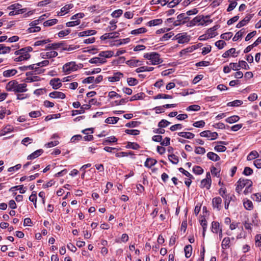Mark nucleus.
I'll use <instances>...</instances> for the list:
<instances>
[{"mask_svg": "<svg viewBox=\"0 0 261 261\" xmlns=\"http://www.w3.org/2000/svg\"><path fill=\"white\" fill-rule=\"evenodd\" d=\"M144 58L150 60L153 65H156L163 62V60L160 58V55L155 52L146 53L144 55Z\"/></svg>", "mask_w": 261, "mask_h": 261, "instance_id": "obj_1", "label": "nucleus"}, {"mask_svg": "<svg viewBox=\"0 0 261 261\" xmlns=\"http://www.w3.org/2000/svg\"><path fill=\"white\" fill-rule=\"evenodd\" d=\"M237 185L236 188V191L239 194L244 187L246 186L252 187V181L251 180L247 179H240L237 182Z\"/></svg>", "mask_w": 261, "mask_h": 261, "instance_id": "obj_2", "label": "nucleus"}, {"mask_svg": "<svg viewBox=\"0 0 261 261\" xmlns=\"http://www.w3.org/2000/svg\"><path fill=\"white\" fill-rule=\"evenodd\" d=\"M15 54L16 55H19V57L16 58L14 59V61L16 62H20L22 61L27 60L30 58L31 56L29 54H27L25 53V50L23 48H21L18 50H17L15 52Z\"/></svg>", "mask_w": 261, "mask_h": 261, "instance_id": "obj_3", "label": "nucleus"}, {"mask_svg": "<svg viewBox=\"0 0 261 261\" xmlns=\"http://www.w3.org/2000/svg\"><path fill=\"white\" fill-rule=\"evenodd\" d=\"M190 20V17L187 15L186 13H181L177 16V20L173 22L174 26H178L185 24Z\"/></svg>", "mask_w": 261, "mask_h": 261, "instance_id": "obj_4", "label": "nucleus"}, {"mask_svg": "<svg viewBox=\"0 0 261 261\" xmlns=\"http://www.w3.org/2000/svg\"><path fill=\"white\" fill-rule=\"evenodd\" d=\"M77 69V66L74 62H70L65 64L63 67V70L64 72L69 74L71 71Z\"/></svg>", "mask_w": 261, "mask_h": 261, "instance_id": "obj_5", "label": "nucleus"}, {"mask_svg": "<svg viewBox=\"0 0 261 261\" xmlns=\"http://www.w3.org/2000/svg\"><path fill=\"white\" fill-rule=\"evenodd\" d=\"M211 177L210 172H207L206 174V178L202 179L201 181V188H206V189H210L211 186Z\"/></svg>", "mask_w": 261, "mask_h": 261, "instance_id": "obj_6", "label": "nucleus"}, {"mask_svg": "<svg viewBox=\"0 0 261 261\" xmlns=\"http://www.w3.org/2000/svg\"><path fill=\"white\" fill-rule=\"evenodd\" d=\"M200 135L202 137L211 138V140L216 139L218 136L217 133L211 132L210 130L203 131L200 133Z\"/></svg>", "mask_w": 261, "mask_h": 261, "instance_id": "obj_7", "label": "nucleus"}, {"mask_svg": "<svg viewBox=\"0 0 261 261\" xmlns=\"http://www.w3.org/2000/svg\"><path fill=\"white\" fill-rule=\"evenodd\" d=\"M176 39L178 40L179 43H184L189 42V38L186 33H179L176 35Z\"/></svg>", "mask_w": 261, "mask_h": 261, "instance_id": "obj_8", "label": "nucleus"}, {"mask_svg": "<svg viewBox=\"0 0 261 261\" xmlns=\"http://www.w3.org/2000/svg\"><path fill=\"white\" fill-rule=\"evenodd\" d=\"M119 33L117 32L108 33L103 34L100 38L101 40H106L108 39H114L118 38L119 37Z\"/></svg>", "mask_w": 261, "mask_h": 261, "instance_id": "obj_9", "label": "nucleus"}, {"mask_svg": "<svg viewBox=\"0 0 261 261\" xmlns=\"http://www.w3.org/2000/svg\"><path fill=\"white\" fill-rule=\"evenodd\" d=\"M222 199L220 197L214 198L212 200V204L214 208L220 211L221 208Z\"/></svg>", "mask_w": 261, "mask_h": 261, "instance_id": "obj_10", "label": "nucleus"}, {"mask_svg": "<svg viewBox=\"0 0 261 261\" xmlns=\"http://www.w3.org/2000/svg\"><path fill=\"white\" fill-rule=\"evenodd\" d=\"M64 42H60L57 43H54L52 44H48L45 47L46 50L49 49H57L59 48L62 47L63 45H64Z\"/></svg>", "mask_w": 261, "mask_h": 261, "instance_id": "obj_11", "label": "nucleus"}, {"mask_svg": "<svg viewBox=\"0 0 261 261\" xmlns=\"http://www.w3.org/2000/svg\"><path fill=\"white\" fill-rule=\"evenodd\" d=\"M123 74L122 73L120 72H115L113 75L112 76L108 77V81L110 82H118L120 79L122 77Z\"/></svg>", "mask_w": 261, "mask_h": 261, "instance_id": "obj_12", "label": "nucleus"}, {"mask_svg": "<svg viewBox=\"0 0 261 261\" xmlns=\"http://www.w3.org/2000/svg\"><path fill=\"white\" fill-rule=\"evenodd\" d=\"M253 16V14H248L246 17L241 21H240L236 25L237 28H240L249 22L250 20Z\"/></svg>", "mask_w": 261, "mask_h": 261, "instance_id": "obj_13", "label": "nucleus"}, {"mask_svg": "<svg viewBox=\"0 0 261 261\" xmlns=\"http://www.w3.org/2000/svg\"><path fill=\"white\" fill-rule=\"evenodd\" d=\"M58 54L56 51H50L46 53H41V57L43 59H50L58 56Z\"/></svg>", "mask_w": 261, "mask_h": 261, "instance_id": "obj_14", "label": "nucleus"}, {"mask_svg": "<svg viewBox=\"0 0 261 261\" xmlns=\"http://www.w3.org/2000/svg\"><path fill=\"white\" fill-rule=\"evenodd\" d=\"M60 80L58 78L53 79L50 81L49 84L54 89H58L62 86Z\"/></svg>", "mask_w": 261, "mask_h": 261, "instance_id": "obj_15", "label": "nucleus"}, {"mask_svg": "<svg viewBox=\"0 0 261 261\" xmlns=\"http://www.w3.org/2000/svg\"><path fill=\"white\" fill-rule=\"evenodd\" d=\"M91 108V105H84L81 107L80 110H73L72 111V116H74L77 114H83L85 112V110H88Z\"/></svg>", "mask_w": 261, "mask_h": 261, "instance_id": "obj_16", "label": "nucleus"}, {"mask_svg": "<svg viewBox=\"0 0 261 261\" xmlns=\"http://www.w3.org/2000/svg\"><path fill=\"white\" fill-rule=\"evenodd\" d=\"M257 220H252L251 222H249L248 220L245 221L243 223V225L245 228L247 230H248L250 231L252 230V226L253 225H257Z\"/></svg>", "mask_w": 261, "mask_h": 261, "instance_id": "obj_17", "label": "nucleus"}, {"mask_svg": "<svg viewBox=\"0 0 261 261\" xmlns=\"http://www.w3.org/2000/svg\"><path fill=\"white\" fill-rule=\"evenodd\" d=\"M49 96L53 98H65V94L61 92L54 91L49 93Z\"/></svg>", "mask_w": 261, "mask_h": 261, "instance_id": "obj_18", "label": "nucleus"}, {"mask_svg": "<svg viewBox=\"0 0 261 261\" xmlns=\"http://www.w3.org/2000/svg\"><path fill=\"white\" fill-rule=\"evenodd\" d=\"M27 84L25 83L23 84H18L16 86V89L14 90L15 92H24L27 91V89H26Z\"/></svg>", "mask_w": 261, "mask_h": 261, "instance_id": "obj_19", "label": "nucleus"}, {"mask_svg": "<svg viewBox=\"0 0 261 261\" xmlns=\"http://www.w3.org/2000/svg\"><path fill=\"white\" fill-rule=\"evenodd\" d=\"M114 56V51L112 50L102 51L99 53V56L102 58H110Z\"/></svg>", "mask_w": 261, "mask_h": 261, "instance_id": "obj_20", "label": "nucleus"}, {"mask_svg": "<svg viewBox=\"0 0 261 261\" xmlns=\"http://www.w3.org/2000/svg\"><path fill=\"white\" fill-rule=\"evenodd\" d=\"M157 163V161L153 158H147L144 166L148 168H150L152 166H154Z\"/></svg>", "mask_w": 261, "mask_h": 261, "instance_id": "obj_21", "label": "nucleus"}, {"mask_svg": "<svg viewBox=\"0 0 261 261\" xmlns=\"http://www.w3.org/2000/svg\"><path fill=\"white\" fill-rule=\"evenodd\" d=\"M43 150L41 149H38L30 154L28 156V160H33L34 159L39 156H40L42 153H43Z\"/></svg>", "mask_w": 261, "mask_h": 261, "instance_id": "obj_22", "label": "nucleus"}, {"mask_svg": "<svg viewBox=\"0 0 261 261\" xmlns=\"http://www.w3.org/2000/svg\"><path fill=\"white\" fill-rule=\"evenodd\" d=\"M107 62L105 58H100V57H94L91 59L89 60V63L91 64H103Z\"/></svg>", "mask_w": 261, "mask_h": 261, "instance_id": "obj_23", "label": "nucleus"}, {"mask_svg": "<svg viewBox=\"0 0 261 261\" xmlns=\"http://www.w3.org/2000/svg\"><path fill=\"white\" fill-rule=\"evenodd\" d=\"M96 33V31L94 30H89L84 31L79 33L78 36L79 37L88 36L90 35H94Z\"/></svg>", "mask_w": 261, "mask_h": 261, "instance_id": "obj_24", "label": "nucleus"}, {"mask_svg": "<svg viewBox=\"0 0 261 261\" xmlns=\"http://www.w3.org/2000/svg\"><path fill=\"white\" fill-rule=\"evenodd\" d=\"M126 64L130 67H136L142 65V62L139 60L131 59L126 62Z\"/></svg>", "mask_w": 261, "mask_h": 261, "instance_id": "obj_25", "label": "nucleus"}, {"mask_svg": "<svg viewBox=\"0 0 261 261\" xmlns=\"http://www.w3.org/2000/svg\"><path fill=\"white\" fill-rule=\"evenodd\" d=\"M17 83V82L15 81H12L9 82L6 86L7 90L8 91H14L15 89H16Z\"/></svg>", "mask_w": 261, "mask_h": 261, "instance_id": "obj_26", "label": "nucleus"}, {"mask_svg": "<svg viewBox=\"0 0 261 261\" xmlns=\"http://www.w3.org/2000/svg\"><path fill=\"white\" fill-rule=\"evenodd\" d=\"M207 157L208 159L215 162L219 161L220 159L219 155L213 152H208L207 153Z\"/></svg>", "mask_w": 261, "mask_h": 261, "instance_id": "obj_27", "label": "nucleus"}, {"mask_svg": "<svg viewBox=\"0 0 261 261\" xmlns=\"http://www.w3.org/2000/svg\"><path fill=\"white\" fill-rule=\"evenodd\" d=\"M178 135L188 139H192L195 136L194 134L190 132H179L178 133Z\"/></svg>", "mask_w": 261, "mask_h": 261, "instance_id": "obj_28", "label": "nucleus"}, {"mask_svg": "<svg viewBox=\"0 0 261 261\" xmlns=\"http://www.w3.org/2000/svg\"><path fill=\"white\" fill-rule=\"evenodd\" d=\"M208 17H209V16H206L204 17L203 15H200L201 20L199 22L198 25H203L204 24H207L208 23H211L212 22V20L206 19V18H207Z\"/></svg>", "mask_w": 261, "mask_h": 261, "instance_id": "obj_29", "label": "nucleus"}, {"mask_svg": "<svg viewBox=\"0 0 261 261\" xmlns=\"http://www.w3.org/2000/svg\"><path fill=\"white\" fill-rule=\"evenodd\" d=\"M184 251L185 256L187 258H189L192 255V247L191 245H187L185 247Z\"/></svg>", "mask_w": 261, "mask_h": 261, "instance_id": "obj_30", "label": "nucleus"}, {"mask_svg": "<svg viewBox=\"0 0 261 261\" xmlns=\"http://www.w3.org/2000/svg\"><path fill=\"white\" fill-rule=\"evenodd\" d=\"M125 147L127 148H132L134 150H137L140 148V145L138 143L130 142H128Z\"/></svg>", "mask_w": 261, "mask_h": 261, "instance_id": "obj_31", "label": "nucleus"}, {"mask_svg": "<svg viewBox=\"0 0 261 261\" xmlns=\"http://www.w3.org/2000/svg\"><path fill=\"white\" fill-rule=\"evenodd\" d=\"M230 239L228 237L225 238L222 242L221 246L222 249H226L229 247V244H230Z\"/></svg>", "mask_w": 261, "mask_h": 261, "instance_id": "obj_32", "label": "nucleus"}, {"mask_svg": "<svg viewBox=\"0 0 261 261\" xmlns=\"http://www.w3.org/2000/svg\"><path fill=\"white\" fill-rule=\"evenodd\" d=\"M11 51V47L6 46L4 44H0V54H5L9 53Z\"/></svg>", "mask_w": 261, "mask_h": 261, "instance_id": "obj_33", "label": "nucleus"}, {"mask_svg": "<svg viewBox=\"0 0 261 261\" xmlns=\"http://www.w3.org/2000/svg\"><path fill=\"white\" fill-rule=\"evenodd\" d=\"M17 73V70L15 69H10L5 70L3 72V75L5 77H10L14 75Z\"/></svg>", "mask_w": 261, "mask_h": 261, "instance_id": "obj_34", "label": "nucleus"}, {"mask_svg": "<svg viewBox=\"0 0 261 261\" xmlns=\"http://www.w3.org/2000/svg\"><path fill=\"white\" fill-rule=\"evenodd\" d=\"M245 30L244 29H242L240 31H238L234 36V37L232 38V40L233 41H236L239 39L241 38L245 33Z\"/></svg>", "mask_w": 261, "mask_h": 261, "instance_id": "obj_35", "label": "nucleus"}, {"mask_svg": "<svg viewBox=\"0 0 261 261\" xmlns=\"http://www.w3.org/2000/svg\"><path fill=\"white\" fill-rule=\"evenodd\" d=\"M119 118L116 117H110L105 120V123L108 124H115L119 120Z\"/></svg>", "mask_w": 261, "mask_h": 261, "instance_id": "obj_36", "label": "nucleus"}, {"mask_svg": "<svg viewBox=\"0 0 261 261\" xmlns=\"http://www.w3.org/2000/svg\"><path fill=\"white\" fill-rule=\"evenodd\" d=\"M13 189H16V190H19V192L21 194L24 193L27 190V188L23 187V185H20V186H16L13 187L9 189V191H12Z\"/></svg>", "mask_w": 261, "mask_h": 261, "instance_id": "obj_37", "label": "nucleus"}, {"mask_svg": "<svg viewBox=\"0 0 261 261\" xmlns=\"http://www.w3.org/2000/svg\"><path fill=\"white\" fill-rule=\"evenodd\" d=\"M58 20L57 19H52L46 20L43 22V25L44 27H50L58 22Z\"/></svg>", "mask_w": 261, "mask_h": 261, "instance_id": "obj_38", "label": "nucleus"}, {"mask_svg": "<svg viewBox=\"0 0 261 261\" xmlns=\"http://www.w3.org/2000/svg\"><path fill=\"white\" fill-rule=\"evenodd\" d=\"M259 154L256 151H251L247 156V159L248 161L252 160L255 158L258 157Z\"/></svg>", "mask_w": 261, "mask_h": 261, "instance_id": "obj_39", "label": "nucleus"}, {"mask_svg": "<svg viewBox=\"0 0 261 261\" xmlns=\"http://www.w3.org/2000/svg\"><path fill=\"white\" fill-rule=\"evenodd\" d=\"M117 139L115 136H111L105 139L102 143L103 145H106L109 143H114L117 142Z\"/></svg>", "mask_w": 261, "mask_h": 261, "instance_id": "obj_40", "label": "nucleus"}, {"mask_svg": "<svg viewBox=\"0 0 261 261\" xmlns=\"http://www.w3.org/2000/svg\"><path fill=\"white\" fill-rule=\"evenodd\" d=\"M163 21L161 19H156L149 21L148 22L147 24L149 27L155 26L162 23Z\"/></svg>", "mask_w": 261, "mask_h": 261, "instance_id": "obj_41", "label": "nucleus"}, {"mask_svg": "<svg viewBox=\"0 0 261 261\" xmlns=\"http://www.w3.org/2000/svg\"><path fill=\"white\" fill-rule=\"evenodd\" d=\"M219 222L213 221L212 223V231L214 233H218L219 230Z\"/></svg>", "mask_w": 261, "mask_h": 261, "instance_id": "obj_42", "label": "nucleus"}, {"mask_svg": "<svg viewBox=\"0 0 261 261\" xmlns=\"http://www.w3.org/2000/svg\"><path fill=\"white\" fill-rule=\"evenodd\" d=\"M243 104V101L241 100H235L231 102L227 103V106L228 107H238Z\"/></svg>", "mask_w": 261, "mask_h": 261, "instance_id": "obj_43", "label": "nucleus"}, {"mask_svg": "<svg viewBox=\"0 0 261 261\" xmlns=\"http://www.w3.org/2000/svg\"><path fill=\"white\" fill-rule=\"evenodd\" d=\"M240 118L238 116L234 115L227 118L225 121L229 123H232L237 122Z\"/></svg>", "mask_w": 261, "mask_h": 261, "instance_id": "obj_44", "label": "nucleus"}, {"mask_svg": "<svg viewBox=\"0 0 261 261\" xmlns=\"http://www.w3.org/2000/svg\"><path fill=\"white\" fill-rule=\"evenodd\" d=\"M172 99L173 98V96L171 95H168L165 94H158L157 95L154 96V99Z\"/></svg>", "mask_w": 261, "mask_h": 261, "instance_id": "obj_45", "label": "nucleus"}, {"mask_svg": "<svg viewBox=\"0 0 261 261\" xmlns=\"http://www.w3.org/2000/svg\"><path fill=\"white\" fill-rule=\"evenodd\" d=\"M147 30L145 28H140L138 29L134 30L131 31L130 33L133 35H137L143 33H145Z\"/></svg>", "mask_w": 261, "mask_h": 261, "instance_id": "obj_46", "label": "nucleus"}, {"mask_svg": "<svg viewBox=\"0 0 261 261\" xmlns=\"http://www.w3.org/2000/svg\"><path fill=\"white\" fill-rule=\"evenodd\" d=\"M236 52V49L234 48H231L229 49V50L225 51L222 57L223 58H227L229 55H231L233 57H234L233 54Z\"/></svg>", "mask_w": 261, "mask_h": 261, "instance_id": "obj_47", "label": "nucleus"}, {"mask_svg": "<svg viewBox=\"0 0 261 261\" xmlns=\"http://www.w3.org/2000/svg\"><path fill=\"white\" fill-rule=\"evenodd\" d=\"M193 172L197 175H200L203 173V169L200 166H195L193 168Z\"/></svg>", "mask_w": 261, "mask_h": 261, "instance_id": "obj_48", "label": "nucleus"}, {"mask_svg": "<svg viewBox=\"0 0 261 261\" xmlns=\"http://www.w3.org/2000/svg\"><path fill=\"white\" fill-rule=\"evenodd\" d=\"M73 7V5L72 4H67L62 7L61 9V12H65V13H67L69 10L72 9Z\"/></svg>", "mask_w": 261, "mask_h": 261, "instance_id": "obj_49", "label": "nucleus"}, {"mask_svg": "<svg viewBox=\"0 0 261 261\" xmlns=\"http://www.w3.org/2000/svg\"><path fill=\"white\" fill-rule=\"evenodd\" d=\"M244 206L246 210H251L253 208V205L251 201L247 200L244 202Z\"/></svg>", "mask_w": 261, "mask_h": 261, "instance_id": "obj_50", "label": "nucleus"}, {"mask_svg": "<svg viewBox=\"0 0 261 261\" xmlns=\"http://www.w3.org/2000/svg\"><path fill=\"white\" fill-rule=\"evenodd\" d=\"M169 160L173 164H177L178 162V158L174 154H170L168 156Z\"/></svg>", "mask_w": 261, "mask_h": 261, "instance_id": "obj_51", "label": "nucleus"}, {"mask_svg": "<svg viewBox=\"0 0 261 261\" xmlns=\"http://www.w3.org/2000/svg\"><path fill=\"white\" fill-rule=\"evenodd\" d=\"M21 5L18 3H15L9 6L8 9L16 11H18V9L21 8Z\"/></svg>", "mask_w": 261, "mask_h": 261, "instance_id": "obj_52", "label": "nucleus"}, {"mask_svg": "<svg viewBox=\"0 0 261 261\" xmlns=\"http://www.w3.org/2000/svg\"><path fill=\"white\" fill-rule=\"evenodd\" d=\"M50 41H51L49 39L43 40H39V41H36L34 43V45L35 46L43 45L45 44L48 42H50Z\"/></svg>", "mask_w": 261, "mask_h": 261, "instance_id": "obj_53", "label": "nucleus"}, {"mask_svg": "<svg viewBox=\"0 0 261 261\" xmlns=\"http://www.w3.org/2000/svg\"><path fill=\"white\" fill-rule=\"evenodd\" d=\"M233 34L231 32H227L225 33H223L221 35V38L223 39H225L226 40H229L232 36Z\"/></svg>", "mask_w": 261, "mask_h": 261, "instance_id": "obj_54", "label": "nucleus"}, {"mask_svg": "<svg viewBox=\"0 0 261 261\" xmlns=\"http://www.w3.org/2000/svg\"><path fill=\"white\" fill-rule=\"evenodd\" d=\"M187 111H198L200 110V107L197 105H193L189 106L187 109Z\"/></svg>", "mask_w": 261, "mask_h": 261, "instance_id": "obj_55", "label": "nucleus"}, {"mask_svg": "<svg viewBox=\"0 0 261 261\" xmlns=\"http://www.w3.org/2000/svg\"><path fill=\"white\" fill-rule=\"evenodd\" d=\"M80 23H81L80 20L77 19L75 21H69V22H67L66 23V25L67 27H72L80 24Z\"/></svg>", "mask_w": 261, "mask_h": 261, "instance_id": "obj_56", "label": "nucleus"}, {"mask_svg": "<svg viewBox=\"0 0 261 261\" xmlns=\"http://www.w3.org/2000/svg\"><path fill=\"white\" fill-rule=\"evenodd\" d=\"M34 71H30L26 73V75L28 76L25 81L26 82H33L32 75L34 74Z\"/></svg>", "mask_w": 261, "mask_h": 261, "instance_id": "obj_57", "label": "nucleus"}, {"mask_svg": "<svg viewBox=\"0 0 261 261\" xmlns=\"http://www.w3.org/2000/svg\"><path fill=\"white\" fill-rule=\"evenodd\" d=\"M226 43L222 40H218L215 42V45L219 49H222Z\"/></svg>", "mask_w": 261, "mask_h": 261, "instance_id": "obj_58", "label": "nucleus"}, {"mask_svg": "<svg viewBox=\"0 0 261 261\" xmlns=\"http://www.w3.org/2000/svg\"><path fill=\"white\" fill-rule=\"evenodd\" d=\"M127 82L129 86H133L136 85L138 82L136 79L129 77L127 79Z\"/></svg>", "mask_w": 261, "mask_h": 261, "instance_id": "obj_59", "label": "nucleus"}, {"mask_svg": "<svg viewBox=\"0 0 261 261\" xmlns=\"http://www.w3.org/2000/svg\"><path fill=\"white\" fill-rule=\"evenodd\" d=\"M170 122L168 121L162 119L159 123H158V127L160 128H164L166 126H167L168 125L170 124Z\"/></svg>", "mask_w": 261, "mask_h": 261, "instance_id": "obj_60", "label": "nucleus"}, {"mask_svg": "<svg viewBox=\"0 0 261 261\" xmlns=\"http://www.w3.org/2000/svg\"><path fill=\"white\" fill-rule=\"evenodd\" d=\"M182 0H172L168 4V7L170 8H172L179 4Z\"/></svg>", "mask_w": 261, "mask_h": 261, "instance_id": "obj_61", "label": "nucleus"}, {"mask_svg": "<svg viewBox=\"0 0 261 261\" xmlns=\"http://www.w3.org/2000/svg\"><path fill=\"white\" fill-rule=\"evenodd\" d=\"M41 29L40 27L35 26V27H31L27 30V32L29 33H35V32H38L40 31Z\"/></svg>", "mask_w": 261, "mask_h": 261, "instance_id": "obj_62", "label": "nucleus"}, {"mask_svg": "<svg viewBox=\"0 0 261 261\" xmlns=\"http://www.w3.org/2000/svg\"><path fill=\"white\" fill-rule=\"evenodd\" d=\"M13 131V128L10 125L6 126L2 130L1 135H5L7 133L12 132Z\"/></svg>", "mask_w": 261, "mask_h": 261, "instance_id": "obj_63", "label": "nucleus"}, {"mask_svg": "<svg viewBox=\"0 0 261 261\" xmlns=\"http://www.w3.org/2000/svg\"><path fill=\"white\" fill-rule=\"evenodd\" d=\"M229 2H230V4L227 9V12L231 11L237 5V3L236 1H231L229 0Z\"/></svg>", "mask_w": 261, "mask_h": 261, "instance_id": "obj_64", "label": "nucleus"}]
</instances>
